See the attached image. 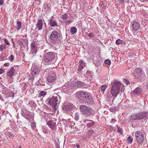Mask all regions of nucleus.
I'll use <instances>...</instances> for the list:
<instances>
[{
  "instance_id": "nucleus-1",
  "label": "nucleus",
  "mask_w": 148,
  "mask_h": 148,
  "mask_svg": "<svg viewBox=\"0 0 148 148\" xmlns=\"http://www.w3.org/2000/svg\"><path fill=\"white\" fill-rule=\"evenodd\" d=\"M121 85V82L116 80H114V82L112 85L110 92L112 96L115 98L119 93Z\"/></svg>"
},
{
  "instance_id": "nucleus-2",
  "label": "nucleus",
  "mask_w": 148,
  "mask_h": 148,
  "mask_svg": "<svg viewBox=\"0 0 148 148\" xmlns=\"http://www.w3.org/2000/svg\"><path fill=\"white\" fill-rule=\"evenodd\" d=\"M81 114L84 117H89L93 115L94 110L91 108L86 106L82 105L79 107Z\"/></svg>"
},
{
  "instance_id": "nucleus-3",
  "label": "nucleus",
  "mask_w": 148,
  "mask_h": 148,
  "mask_svg": "<svg viewBox=\"0 0 148 148\" xmlns=\"http://www.w3.org/2000/svg\"><path fill=\"white\" fill-rule=\"evenodd\" d=\"M45 102L46 104L51 106L53 108H55L56 106L58 104L59 102L58 97L53 96L52 97H49L46 100Z\"/></svg>"
},
{
  "instance_id": "nucleus-4",
  "label": "nucleus",
  "mask_w": 148,
  "mask_h": 148,
  "mask_svg": "<svg viewBox=\"0 0 148 148\" xmlns=\"http://www.w3.org/2000/svg\"><path fill=\"white\" fill-rule=\"evenodd\" d=\"M62 36L61 33L60 31L54 30L50 35V40L53 41H60Z\"/></svg>"
},
{
  "instance_id": "nucleus-5",
  "label": "nucleus",
  "mask_w": 148,
  "mask_h": 148,
  "mask_svg": "<svg viewBox=\"0 0 148 148\" xmlns=\"http://www.w3.org/2000/svg\"><path fill=\"white\" fill-rule=\"evenodd\" d=\"M55 57L54 53L52 52H48L44 55V60L45 62L50 63Z\"/></svg>"
},
{
  "instance_id": "nucleus-6",
  "label": "nucleus",
  "mask_w": 148,
  "mask_h": 148,
  "mask_svg": "<svg viewBox=\"0 0 148 148\" xmlns=\"http://www.w3.org/2000/svg\"><path fill=\"white\" fill-rule=\"evenodd\" d=\"M148 112H141L137 114H133L132 116V119L133 120H140L144 119L147 116Z\"/></svg>"
},
{
  "instance_id": "nucleus-7",
  "label": "nucleus",
  "mask_w": 148,
  "mask_h": 148,
  "mask_svg": "<svg viewBox=\"0 0 148 148\" xmlns=\"http://www.w3.org/2000/svg\"><path fill=\"white\" fill-rule=\"evenodd\" d=\"M136 140L139 143H142L144 141V137L143 133L140 131H137L135 133Z\"/></svg>"
},
{
  "instance_id": "nucleus-8",
  "label": "nucleus",
  "mask_w": 148,
  "mask_h": 148,
  "mask_svg": "<svg viewBox=\"0 0 148 148\" xmlns=\"http://www.w3.org/2000/svg\"><path fill=\"white\" fill-rule=\"evenodd\" d=\"M15 69L13 67H12L7 72V78L8 79L9 82H13L14 79L13 76H14L15 72Z\"/></svg>"
},
{
  "instance_id": "nucleus-9",
  "label": "nucleus",
  "mask_w": 148,
  "mask_h": 148,
  "mask_svg": "<svg viewBox=\"0 0 148 148\" xmlns=\"http://www.w3.org/2000/svg\"><path fill=\"white\" fill-rule=\"evenodd\" d=\"M31 49L30 55L32 57H34L37 52V46L36 43L33 41L31 43Z\"/></svg>"
},
{
  "instance_id": "nucleus-10",
  "label": "nucleus",
  "mask_w": 148,
  "mask_h": 148,
  "mask_svg": "<svg viewBox=\"0 0 148 148\" xmlns=\"http://www.w3.org/2000/svg\"><path fill=\"white\" fill-rule=\"evenodd\" d=\"M82 101L85 103L87 105H91L94 103V101L91 96L88 95V94L85 96Z\"/></svg>"
},
{
  "instance_id": "nucleus-11",
  "label": "nucleus",
  "mask_w": 148,
  "mask_h": 148,
  "mask_svg": "<svg viewBox=\"0 0 148 148\" xmlns=\"http://www.w3.org/2000/svg\"><path fill=\"white\" fill-rule=\"evenodd\" d=\"M87 94V93L85 92L79 91L76 92L75 95L76 98L82 101Z\"/></svg>"
},
{
  "instance_id": "nucleus-12",
  "label": "nucleus",
  "mask_w": 148,
  "mask_h": 148,
  "mask_svg": "<svg viewBox=\"0 0 148 148\" xmlns=\"http://www.w3.org/2000/svg\"><path fill=\"white\" fill-rule=\"evenodd\" d=\"M40 72V69L38 67L33 68L31 73L32 75L33 76V80L36 79L37 76L40 75L39 73Z\"/></svg>"
},
{
  "instance_id": "nucleus-13",
  "label": "nucleus",
  "mask_w": 148,
  "mask_h": 148,
  "mask_svg": "<svg viewBox=\"0 0 148 148\" xmlns=\"http://www.w3.org/2000/svg\"><path fill=\"white\" fill-rule=\"evenodd\" d=\"M142 70L140 68H137L134 71V76L138 81L141 80L142 77Z\"/></svg>"
},
{
  "instance_id": "nucleus-14",
  "label": "nucleus",
  "mask_w": 148,
  "mask_h": 148,
  "mask_svg": "<svg viewBox=\"0 0 148 148\" xmlns=\"http://www.w3.org/2000/svg\"><path fill=\"white\" fill-rule=\"evenodd\" d=\"M82 121L83 123L85 124H86V126L88 128L92 127L95 123L93 121L90 120L83 119Z\"/></svg>"
},
{
  "instance_id": "nucleus-15",
  "label": "nucleus",
  "mask_w": 148,
  "mask_h": 148,
  "mask_svg": "<svg viewBox=\"0 0 148 148\" xmlns=\"http://www.w3.org/2000/svg\"><path fill=\"white\" fill-rule=\"evenodd\" d=\"M131 28L132 30L136 31L140 28V24L139 23L136 21H133L132 23Z\"/></svg>"
},
{
  "instance_id": "nucleus-16",
  "label": "nucleus",
  "mask_w": 148,
  "mask_h": 148,
  "mask_svg": "<svg viewBox=\"0 0 148 148\" xmlns=\"http://www.w3.org/2000/svg\"><path fill=\"white\" fill-rule=\"evenodd\" d=\"M53 16L51 17L49 20V25L52 27H57L58 23L57 21L53 18Z\"/></svg>"
},
{
  "instance_id": "nucleus-17",
  "label": "nucleus",
  "mask_w": 148,
  "mask_h": 148,
  "mask_svg": "<svg viewBox=\"0 0 148 148\" xmlns=\"http://www.w3.org/2000/svg\"><path fill=\"white\" fill-rule=\"evenodd\" d=\"M133 92L136 96H138L142 93V90L140 88L137 87L134 90Z\"/></svg>"
},
{
  "instance_id": "nucleus-18",
  "label": "nucleus",
  "mask_w": 148,
  "mask_h": 148,
  "mask_svg": "<svg viewBox=\"0 0 148 148\" xmlns=\"http://www.w3.org/2000/svg\"><path fill=\"white\" fill-rule=\"evenodd\" d=\"M47 125L51 129H53L56 127V122L54 121H49L47 122Z\"/></svg>"
},
{
  "instance_id": "nucleus-19",
  "label": "nucleus",
  "mask_w": 148,
  "mask_h": 148,
  "mask_svg": "<svg viewBox=\"0 0 148 148\" xmlns=\"http://www.w3.org/2000/svg\"><path fill=\"white\" fill-rule=\"evenodd\" d=\"M79 65L78 69L79 71H80L83 69L84 68L85 66L86 63L82 60H80L79 62Z\"/></svg>"
},
{
  "instance_id": "nucleus-20",
  "label": "nucleus",
  "mask_w": 148,
  "mask_h": 148,
  "mask_svg": "<svg viewBox=\"0 0 148 148\" xmlns=\"http://www.w3.org/2000/svg\"><path fill=\"white\" fill-rule=\"evenodd\" d=\"M22 115L27 120H29L33 119V116L28 113L23 112L22 113Z\"/></svg>"
},
{
  "instance_id": "nucleus-21",
  "label": "nucleus",
  "mask_w": 148,
  "mask_h": 148,
  "mask_svg": "<svg viewBox=\"0 0 148 148\" xmlns=\"http://www.w3.org/2000/svg\"><path fill=\"white\" fill-rule=\"evenodd\" d=\"M43 22L42 19L38 20L36 25L37 28L38 30H41L42 28Z\"/></svg>"
},
{
  "instance_id": "nucleus-22",
  "label": "nucleus",
  "mask_w": 148,
  "mask_h": 148,
  "mask_svg": "<svg viewBox=\"0 0 148 148\" xmlns=\"http://www.w3.org/2000/svg\"><path fill=\"white\" fill-rule=\"evenodd\" d=\"M6 94L8 95L7 96V98H9L10 97H13L14 95V93H13L11 90L8 88L7 89Z\"/></svg>"
},
{
  "instance_id": "nucleus-23",
  "label": "nucleus",
  "mask_w": 148,
  "mask_h": 148,
  "mask_svg": "<svg viewBox=\"0 0 148 148\" xmlns=\"http://www.w3.org/2000/svg\"><path fill=\"white\" fill-rule=\"evenodd\" d=\"M55 75L54 74L52 75H49L47 78V80L48 82L52 83L55 80Z\"/></svg>"
},
{
  "instance_id": "nucleus-24",
  "label": "nucleus",
  "mask_w": 148,
  "mask_h": 148,
  "mask_svg": "<svg viewBox=\"0 0 148 148\" xmlns=\"http://www.w3.org/2000/svg\"><path fill=\"white\" fill-rule=\"evenodd\" d=\"M71 108L72 107L70 105H68L64 106L62 109L63 111L64 112H66L70 111L71 109Z\"/></svg>"
},
{
  "instance_id": "nucleus-25",
  "label": "nucleus",
  "mask_w": 148,
  "mask_h": 148,
  "mask_svg": "<svg viewBox=\"0 0 148 148\" xmlns=\"http://www.w3.org/2000/svg\"><path fill=\"white\" fill-rule=\"evenodd\" d=\"M20 86L22 90H24L27 88L28 85L27 84L23 82L21 84Z\"/></svg>"
},
{
  "instance_id": "nucleus-26",
  "label": "nucleus",
  "mask_w": 148,
  "mask_h": 148,
  "mask_svg": "<svg viewBox=\"0 0 148 148\" xmlns=\"http://www.w3.org/2000/svg\"><path fill=\"white\" fill-rule=\"evenodd\" d=\"M76 86L79 88H81L84 86L85 84L84 82H83L80 81H77L76 83Z\"/></svg>"
},
{
  "instance_id": "nucleus-27",
  "label": "nucleus",
  "mask_w": 148,
  "mask_h": 148,
  "mask_svg": "<svg viewBox=\"0 0 148 148\" xmlns=\"http://www.w3.org/2000/svg\"><path fill=\"white\" fill-rule=\"evenodd\" d=\"M46 95V92L42 91L38 94V97H44Z\"/></svg>"
},
{
  "instance_id": "nucleus-28",
  "label": "nucleus",
  "mask_w": 148,
  "mask_h": 148,
  "mask_svg": "<svg viewBox=\"0 0 148 148\" xmlns=\"http://www.w3.org/2000/svg\"><path fill=\"white\" fill-rule=\"evenodd\" d=\"M7 48L6 45L4 43L0 45V51H3Z\"/></svg>"
},
{
  "instance_id": "nucleus-29",
  "label": "nucleus",
  "mask_w": 148,
  "mask_h": 148,
  "mask_svg": "<svg viewBox=\"0 0 148 148\" xmlns=\"http://www.w3.org/2000/svg\"><path fill=\"white\" fill-rule=\"evenodd\" d=\"M21 26V23L19 21H17L16 23V25L15 28L17 30L20 29Z\"/></svg>"
},
{
  "instance_id": "nucleus-30",
  "label": "nucleus",
  "mask_w": 148,
  "mask_h": 148,
  "mask_svg": "<svg viewBox=\"0 0 148 148\" xmlns=\"http://www.w3.org/2000/svg\"><path fill=\"white\" fill-rule=\"evenodd\" d=\"M77 31V29L76 27H73L70 29V32L72 34H75Z\"/></svg>"
},
{
  "instance_id": "nucleus-31",
  "label": "nucleus",
  "mask_w": 148,
  "mask_h": 148,
  "mask_svg": "<svg viewBox=\"0 0 148 148\" xmlns=\"http://www.w3.org/2000/svg\"><path fill=\"white\" fill-rule=\"evenodd\" d=\"M110 111L112 112H114L118 110L117 107H112L110 108Z\"/></svg>"
},
{
  "instance_id": "nucleus-32",
  "label": "nucleus",
  "mask_w": 148,
  "mask_h": 148,
  "mask_svg": "<svg viewBox=\"0 0 148 148\" xmlns=\"http://www.w3.org/2000/svg\"><path fill=\"white\" fill-rule=\"evenodd\" d=\"M86 35L90 38L94 37L95 36V34L92 32H90L89 33H86Z\"/></svg>"
},
{
  "instance_id": "nucleus-33",
  "label": "nucleus",
  "mask_w": 148,
  "mask_h": 148,
  "mask_svg": "<svg viewBox=\"0 0 148 148\" xmlns=\"http://www.w3.org/2000/svg\"><path fill=\"white\" fill-rule=\"evenodd\" d=\"M29 104L32 108H35L36 106V104L33 101H30L29 102Z\"/></svg>"
},
{
  "instance_id": "nucleus-34",
  "label": "nucleus",
  "mask_w": 148,
  "mask_h": 148,
  "mask_svg": "<svg viewBox=\"0 0 148 148\" xmlns=\"http://www.w3.org/2000/svg\"><path fill=\"white\" fill-rule=\"evenodd\" d=\"M8 59L10 61L12 62L14 60V57L13 55H11L9 56Z\"/></svg>"
},
{
  "instance_id": "nucleus-35",
  "label": "nucleus",
  "mask_w": 148,
  "mask_h": 148,
  "mask_svg": "<svg viewBox=\"0 0 148 148\" xmlns=\"http://www.w3.org/2000/svg\"><path fill=\"white\" fill-rule=\"evenodd\" d=\"M123 43V41L120 39H118L116 41V44L117 45H121Z\"/></svg>"
},
{
  "instance_id": "nucleus-36",
  "label": "nucleus",
  "mask_w": 148,
  "mask_h": 148,
  "mask_svg": "<svg viewBox=\"0 0 148 148\" xmlns=\"http://www.w3.org/2000/svg\"><path fill=\"white\" fill-rule=\"evenodd\" d=\"M108 86L107 85H103L101 86V90L103 92H104L105 90Z\"/></svg>"
},
{
  "instance_id": "nucleus-37",
  "label": "nucleus",
  "mask_w": 148,
  "mask_h": 148,
  "mask_svg": "<svg viewBox=\"0 0 148 148\" xmlns=\"http://www.w3.org/2000/svg\"><path fill=\"white\" fill-rule=\"evenodd\" d=\"M79 118V114L77 113H76L74 115V119L76 121H77Z\"/></svg>"
},
{
  "instance_id": "nucleus-38",
  "label": "nucleus",
  "mask_w": 148,
  "mask_h": 148,
  "mask_svg": "<svg viewBox=\"0 0 148 148\" xmlns=\"http://www.w3.org/2000/svg\"><path fill=\"white\" fill-rule=\"evenodd\" d=\"M133 141L132 139L130 136H129L127 140V142L129 144H130L132 143Z\"/></svg>"
},
{
  "instance_id": "nucleus-39",
  "label": "nucleus",
  "mask_w": 148,
  "mask_h": 148,
  "mask_svg": "<svg viewBox=\"0 0 148 148\" xmlns=\"http://www.w3.org/2000/svg\"><path fill=\"white\" fill-rule=\"evenodd\" d=\"M117 132H119L120 134H123L122 130L121 128L118 126H117Z\"/></svg>"
},
{
  "instance_id": "nucleus-40",
  "label": "nucleus",
  "mask_w": 148,
  "mask_h": 148,
  "mask_svg": "<svg viewBox=\"0 0 148 148\" xmlns=\"http://www.w3.org/2000/svg\"><path fill=\"white\" fill-rule=\"evenodd\" d=\"M104 62L105 64L108 65H110L111 63V61L109 59H107L105 60Z\"/></svg>"
},
{
  "instance_id": "nucleus-41",
  "label": "nucleus",
  "mask_w": 148,
  "mask_h": 148,
  "mask_svg": "<svg viewBox=\"0 0 148 148\" xmlns=\"http://www.w3.org/2000/svg\"><path fill=\"white\" fill-rule=\"evenodd\" d=\"M14 135L13 134H10L8 135L7 136V137L8 138H12L14 137Z\"/></svg>"
},
{
  "instance_id": "nucleus-42",
  "label": "nucleus",
  "mask_w": 148,
  "mask_h": 148,
  "mask_svg": "<svg viewBox=\"0 0 148 148\" xmlns=\"http://www.w3.org/2000/svg\"><path fill=\"white\" fill-rule=\"evenodd\" d=\"M4 42L5 43V44H6L7 45H10V43L8 40L6 39L5 38L4 39Z\"/></svg>"
},
{
  "instance_id": "nucleus-43",
  "label": "nucleus",
  "mask_w": 148,
  "mask_h": 148,
  "mask_svg": "<svg viewBox=\"0 0 148 148\" xmlns=\"http://www.w3.org/2000/svg\"><path fill=\"white\" fill-rule=\"evenodd\" d=\"M67 15L66 14H63L62 16V18L63 19H64V20L66 19L67 18Z\"/></svg>"
},
{
  "instance_id": "nucleus-44",
  "label": "nucleus",
  "mask_w": 148,
  "mask_h": 148,
  "mask_svg": "<svg viewBox=\"0 0 148 148\" xmlns=\"http://www.w3.org/2000/svg\"><path fill=\"white\" fill-rule=\"evenodd\" d=\"M119 3L120 4H123L125 2V0H117Z\"/></svg>"
},
{
  "instance_id": "nucleus-45",
  "label": "nucleus",
  "mask_w": 148,
  "mask_h": 148,
  "mask_svg": "<svg viewBox=\"0 0 148 148\" xmlns=\"http://www.w3.org/2000/svg\"><path fill=\"white\" fill-rule=\"evenodd\" d=\"M31 126H32V128L34 129L35 127H36V125L33 122H32L31 123Z\"/></svg>"
},
{
  "instance_id": "nucleus-46",
  "label": "nucleus",
  "mask_w": 148,
  "mask_h": 148,
  "mask_svg": "<svg viewBox=\"0 0 148 148\" xmlns=\"http://www.w3.org/2000/svg\"><path fill=\"white\" fill-rule=\"evenodd\" d=\"M73 148H79L80 147V146L78 144H77L76 145H73Z\"/></svg>"
},
{
  "instance_id": "nucleus-47",
  "label": "nucleus",
  "mask_w": 148,
  "mask_h": 148,
  "mask_svg": "<svg viewBox=\"0 0 148 148\" xmlns=\"http://www.w3.org/2000/svg\"><path fill=\"white\" fill-rule=\"evenodd\" d=\"M123 81L127 85H128L130 83V82L128 80L126 79H123Z\"/></svg>"
},
{
  "instance_id": "nucleus-48",
  "label": "nucleus",
  "mask_w": 148,
  "mask_h": 148,
  "mask_svg": "<svg viewBox=\"0 0 148 148\" xmlns=\"http://www.w3.org/2000/svg\"><path fill=\"white\" fill-rule=\"evenodd\" d=\"M99 6L100 7V9H101V10H103V8L104 7V5L103 4H101L99 5Z\"/></svg>"
},
{
  "instance_id": "nucleus-49",
  "label": "nucleus",
  "mask_w": 148,
  "mask_h": 148,
  "mask_svg": "<svg viewBox=\"0 0 148 148\" xmlns=\"http://www.w3.org/2000/svg\"><path fill=\"white\" fill-rule=\"evenodd\" d=\"M116 121L115 120V119H112L111 120V123H114Z\"/></svg>"
},
{
  "instance_id": "nucleus-50",
  "label": "nucleus",
  "mask_w": 148,
  "mask_h": 148,
  "mask_svg": "<svg viewBox=\"0 0 148 148\" xmlns=\"http://www.w3.org/2000/svg\"><path fill=\"white\" fill-rule=\"evenodd\" d=\"M4 72V70L2 68L0 69V74H2Z\"/></svg>"
},
{
  "instance_id": "nucleus-51",
  "label": "nucleus",
  "mask_w": 148,
  "mask_h": 148,
  "mask_svg": "<svg viewBox=\"0 0 148 148\" xmlns=\"http://www.w3.org/2000/svg\"><path fill=\"white\" fill-rule=\"evenodd\" d=\"M10 65V63L8 62H7L4 64V66L5 67L8 66Z\"/></svg>"
},
{
  "instance_id": "nucleus-52",
  "label": "nucleus",
  "mask_w": 148,
  "mask_h": 148,
  "mask_svg": "<svg viewBox=\"0 0 148 148\" xmlns=\"http://www.w3.org/2000/svg\"><path fill=\"white\" fill-rule=\"evenodd\" d=\"M72 22V20H71L68 21L66 22V23L67 24H69L70 23Z\"/></svg>"
},
{
  "instance_id": "nucleus-53",
  "label": "nucleus",
  "mask_w": 148,
  "mask_h": 148,
  "mask_svg": "<svg viewBox=\"0 0 148 148\" xmlns=\"http://www.w3.org/2000/svg\"><path fill=\"white\" fill-rule=\"evenodd\" d=\"M86 74L88 75L89 76H90L91 75L90 72L89 71H87L86 72Z\"/></svg>"
},
{
  "instance_id": "nucleus-54",
  "label": "nucleus",
  "mask_w": 148,
  "mask_h": 148,
  "mask_svg": "<svg viewBox=\"0 0 148 148\" xmlns=\"http://www.w3.org/2000/svg\"><path fill=\"white\" fill-rule=\"evenodd\" d=\"M5 56L4 55L3 56V54L1 56L0 59H3L4 58H5Z\"/></svg>"
},
{
  "instance_id": "nucleus-55",
  "label": "nucleus",
  "mask_w": 148,
  "mask_h": 148,
  "mask_svg": "<svg viewBox=\"0 0 148 148\" xmlns=\"http://www.w3.org/2000/svg\"><path fill=\"white\" fill-rule=\"evenodd\" d=\"M41 80V79L40 80H39L38 82L39 83V84H40L41 85H44L45 84V83L44 82H41V83H40V81Z\"/></svg>"
},
{
  "instance_id": "nucleus-56",
  "label": "nucleus",
  "mask_w": 148,
  "mask_h": 148,
  "mask_svg": "<svg viewBox=\"0 0 148 148\" xmlns=\"http://www.w3.org/2000/svg\"><path fill=\"white\" fill-rule=\"evenodd\" d=\"M4 3L3 0H0V5H1Z\"/></svg>"
},
{
  "instance_id": "nucleus-57",
  "label": "nucleus",
  "mask_w": 148,
  "mask_h": 148,
  "mask_svg": "<svg viewBox=\"0 0 148 148\" xmlns=\"http://www.w3.org/2000/svg\"><path fill=\"white\" fill-rule=\"evenodd\" d=\"M49 71V70L48 69H46V70H44V71L45 72H48Z\"/></svg>"
},
{
  "instance_id": "nucleus-58",
  "label": "nucleus",
  "mask_w": 148,
  "mask_h": 148,
  "mask_svg": "<svg viewBox=\"0 0 148 148\" xmlns=\"http://www.w3.org/2000/svg\"><path fill=\"white\" fill-rule=\"evenodd\" d=\"M146 86L147 88L148 89V84H147L146 85Z\"/></svg>"
},
{
  "instance_id": "nucleus-59",
  "label": "nucleus",
  "mask_w": 148,
  "mask_h": 148,
  "mask_svg": "<svg viewBox=\"0 0 148 148\" xmlns=\"http://www.w3.org/2000/svg\"><path fill=\"white\" fill-rule=\"evenodd\" d=\"M13 47H14L15 48V45H14V42H13Z\"/></svg>"
},
{
  "instance_id": "nucleus-60",
  "label": "nucleus",
  "mask_w": 148,
  "mask_h": 148,
  "mask_svg": "<svg viewBox=\"0 0 148 148\" xmlns=\"http://www.w3.org/2000/svg\"><path fill=\"white\" fill-rule=\"evenodd\" d=\"M43 132L45 133H46V132H47V131L46 130H45V131H44Z\"/></svg>"
},
{
  "instance_id": "nucleus-61",
  "label": "nucleus",
  "mask_w": 148,
  "mask_h": 148,
  "mask_svg": "<svg viewBox=\"0 0 148 148\" xmlns=\"http://www.w3.org/2000/svg\"><path fill=\"white\" fill-rule=\"evenodd\" d=\"M21 145H20L19 146V147H18V148H21Z\"/></svg>"
},
{
  "instance_id": "nucleus-62",
  "label": "nucleus",
  "mask_w": 148,
  "mask_h": 148,
  "mask_svg": "<svg viewBox=\"0 0 148 148\" xmlns=\"http://www.w3.org/2000/svg\"><path fill=\"white\" fill-rule=\"evenodd\" d=\"M144 1H148V0H144Z\"/></svg>"
},
{
  "instance_id": "nucleus-63",
  "label": "nucleus",
  "mask_w": 148,
  "mask_h": 148,
  "mask_svg": "<svg viewBox=\"0 0 148 148\" xmlns=\"http://www.w3.org/2000/svg\"><path fill=\"white\" fill-rule=\"evenodd\" d=\"M51 72L52 73H51V74H53V72L52 71H51Z\"/></svg>"
},
{
  "instance_id": "nucleus-64",
  "label": "nucleus",
  "mask_w": 148,
  "mask_h": 148,
  "mask_svg": "<svg viewBox=\"0 0 148 148\" xmlns=\"http://www.w3.org/2000/svg\"><path fill=\"white\" fill-rule=\"evenodd\" d=\"M114 98H113V99H114V98H115L114 97Z\"/></svg>"
}]
</instances>
